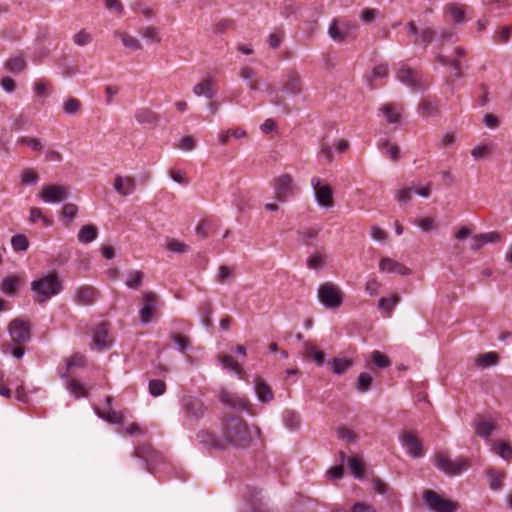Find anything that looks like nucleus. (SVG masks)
<instances>
[{
    "instance_id": "8fccbe9b",
    "label": "nucleus",
    "mask_w": 512,
    "mask_h": 512,
    "mask_svg": "<svg viewBox=\"0 0 512 512\" xmlns=\"http://www.w3.org/2000/svg\"><path fill=\"white\" fill-rule=\"evenodd\" d=\"M285 32L283 28H277L268 36L267 42L272 49L278 48L284 40Z\"/></svg>"
},
{
    "instance_id": "a211bd4d",
    "label": "nucleus",
    "mask_w": 512,
    "mask_h": 512,
    "mask_svg": "<svg viewBox=\"0 0 512 512\" xmlns=\"http://www.w3.org/2000/svg\"><path fill=\"white\" fill-rule=\"evenodd\" d=\"M379 268L382 272L397 273L399 275H407L411 272L408 267L399 263L394 258H382Z\"/></svg>"
},
{
    "instance_id": "e433bc0d",
    "label": "nucleus",
    "mask_w": 512,
    "mask_h": 512,
    "mask_svg": "<svg viewBox=\"0 0 512 512\" xmlns=\"http://www.w3.org/2000/svg\"><path fill=\"white\" fill-rule=\"evenodd\" d=\"M419 114L423 117L436 116L439 112L438 106L432 103L427 98H424L420 101L418 106Z\"/></svg>"
},
{
    "instance_id": "cd10ccee",
    "label": "nucleus",
    "mask_w": 512,
    "mask_h": 512,
    "mask_svg": "<svg viewBox=\"0 0 512 512\" xmlns=\"http://www.w3.org/2000/svg\"><path fill=\"white\" fill-rule=\"evenodd\" d=\"M97 235L98 228L93 224H86L78 232V241L87 244L95 240Z\"/></svg>"
},
{
    "instance_id": "c9c22d12",
    "label": "nucleus",
    "mask_w": 512,
    "mask_h": 512,
    "mask_svg": "<svg viewBox=\"0 0 512 512\" xmlns=\"http://www.w3.org/2000/svg\"><path fill=\"white\" fill-rule=\"evenodd\" d=\"M215 224L211 220H201L196 226L195 233L198 238L205 239L210 236V234L214 231Z\"/></svg>"
},
{
    "instance_id": "ddd939ff",
    "label": "nucleus",
    "mask_w": 512,
    "mask_h": 512,
    "mask_svg": "<svg viewBox=\"0 0 512 512\" xmlns=\"http://www.w3.org/2000/svg\"><path fill=\"white\" fill-rule=\"evenodd\" d=\"M93 348L97 351H104L111 347V340L108 336L107 323L101 322L92 331Z\"/></svg>"
},
{
    "instance_id": "9b49d317",
    "label": "nucleus",
    "mask_w": 512,
    "mask_h": 512,
    "mask_svg": "<svg viewBox=\"0 0 512 512\" xmlns=\"http://www.w3.org/2000/svg\"><path fill=\"white\" fill-rule=\"evenodd\" d=\"M400 441L407 452L414 458L424 455L423 447L416 433L403 430L399 435Z\"/></svg>"
},
{
    "instance_id": "79ce46f5",
    "label": "nucleus",
    "mask_w": 512,
    "mask_h": 512,
    "mask_svg": "<svg viewBox=\"0 0 512 512\" xmlns=\"http://www.w3.org/2000/svg\"><path fill=\"white\" fill-rule=\"evenodd\" d=\"M19 283L20 281L17 277L9 276L2 281L0 289L3 293L12 295L17 290Z\"/></svg>"
},
{
    "instance_id": "0eeeda50",
    "label": "nucleus",
    "mask_w": 512,
    "mask_h": 512,
    "mask_svg": "<svg viewBox=\"0 0 512 512\" xmlns=\"http://www.w3.org/2000/svg\"><path fill=\"white\" fill-rule=\"evenodd\" d=\"M69 196V190L65 186L57 184L44 185L38 197L49 204L64 202Z\"/></svg>"
},
{
    "instance_id": "0e129e2a",
    "label": "nucleus",
    "mask_w": 512,
    "mask_h": 512,
    "mask_svg": "<svg viewBox=\"0 0 512 512\" xmlns=\"http://www.w3.org/2000/svg\"><path fill=\"white\" fill-rule=\"evenodd\" d=\"M254 70L250 67H243L240 72V77L247 81L251 89H255Z\"/></svg>"
},
{
    "instance_id": "c85d7f7f",
    "label": "nucleus",
    "mask_w": 512,
    "mask_h": 512,
    "mask_svg": "<svg viewBox=\"0 0 512 512\" xmlns=\"http://www.w3.org/2000/svg\"><path fill=\"white\" fill-rule=\"evenodd\" d=\"M283 422L289 430L296 431L300 428L301 417L296 411L287 409L283 412Z\"/></svg>"
},
{
    "instance_id": "6e6552de",
    "label": "nucleus",
    "mask_w": 512,
    "mask_h": 512,
    "mask_svg": "<svg viewBox=\"0 0 512 512\" xmlns=\"http://www.w3.org/2000/svg\"><path fill=\"white\" fill-rule=\"evenodd\" d=\"M311 184L315 191V199L317 203L324 208H331L334 206L333 191L329 185H322L318 177L311 180Z\"/></svg>"
},
{
    "instance_id": "f704fd0d",
    "label": "nucleus",
    "mask_w": 512,
    "mask_h": 512,
    "mask_svg": "<svg viewBox=\"0 0 512 512\" xmlns=\"http://www.w3.org/2000/svg\"><path fill=\"white\" fill-rule=\"evenodd\" d=\"M348 468L351 474L358 478L362 479L365 473V464L359 457H352L347 460Z\"/></svg>"
},
{
    "instance_id": "2f4dec72",
    "label": "nucleus",
    "mask_w": 512,
    "mask_h": 512,
    "mask_svg": "<svg viewBox=\"0 0 512 512\" xmlns=\"http://www.w3.org/2000/svg\"><path fill=\"white\" fill-rule=\"evenodd\" d=\"M165 245L167 250L174 254H186L191 252V247L188 244L174 238H167Z\"/></svg>"
},
{
    "instance_id": "3c124183",
    "label": "nucleus",
    "mask_w": 512,
    "mask_h": 512,
    "mask_svg": "<svg viewBox=\"0 0 512 512\" xmlns=\"http://www.w3.org/2000/svg\"><path fill=\"white\" fill-rule=\"evenodd\" d=\"M11 244L15 252H24L29 246V242L26 236L18 234L12 237Z\"/></svg>"
},
{
    "instance_id": "423d86ee",
    "label": "nucleus",
    "mask_w": 512,
    "mask_h": 512,
    "mask_svg": "<svg viewBox=\"0 0 512 512\" xmlns=\"http://www.w3.org/2000/svg\"><path fill=\"white\" fill-rule=\"evenodd\" d=\"M423 500L428 508L434 512H455L458 509L456 502L444 499L438 493L430 489L423 491Z\"/></svg>"
},
{
    "instance_id": "412c9836",
    "label": "nucleus",
    "mask_w": 512,
    "mask_h": 512,
    "mask_svg": "<svg viewBox=\"0 0 512 512\" xmlns=\"http://www.w3.org/2000/svg\"><path fill=\"white\" fill-rule=\"evenodd\" d=\"M328 35L337 43H343L350 38V32L343 31L341 20L333 19L328 28Z\"/></svg>"
},
{
    "instance_id": "09e8293b",
    "label": "nucleus",
    "mask_w": 512,
    "mask_h": 512,
    "mask_svg": "<svg viewBox=\"0 0 512 512\" xmlns=\"http://www.w3.org/2000/svg\"><path fill=\"white\" fill-rule=\"evenodd\" d=\"M380 110L389 123H398L400 121V113L395 111L393 104H384Z\"/></svg>"
},
{
    "instance_id": "473e14b6",
    "label": "nucleus",
    "mask_w": 512,
    "mask_h": 512,
    "mask_svg": "<svg viewBox=\"0 0 512 512\" xmlns=\"http://www.w3.org/2000/svg\"><path fill=\"white\" fill-rule=\"evenodd\" d=\"M197 439L200 443L208 447H213L216 449L224 448V443L220 439H217L213 434L207 431H200L197 434Z\"/></svg>"
},
{
    "instance_id": "9d476101",
    "label": "nucleus",
    "mask_w": 512,
    "mask_h": 512,
    "mask_svg": "<svg viewBox=\"0 0 512 512\" xmlns=\"http://www.w3.org/2000/svg\"><path fill=\"white\" fill-rule=\"evenodd\" d=\"M274 198L284 203L288 200L289 196L293 194L294 186L293 179L289 174H283L274 180Z\"/></svg>"
},
{
    "instance_id": "c03bdc74",
    "label": "nucleus",
    "mask_w": 512,
    "mask_h": 512,
    "mask_svg": "<svg viewBox=\"0 0 512 512\" xmlns=\"http://www.w3.org/2000/svg\"><path fill=\"white\" fill-rule=\"evenodd\" d=\"M260 130L263 134L270 135L271 138L279 134V127L275 119L268 118L261 125Z\"/></svg>"
},
{
    "instance_id": "338daca9",
    "label": "nucleus",
    "mask_w": 512,
    "mask_h": 512,
    "mask_svg": "<svg viewBox=\"0 0 512 512\" xmlns=\"http://www.w3.org/2000/svg\"><path fill=\"white\" fill-rule=\"evenodd\" d=\"M412 191L413 188L405 187L403 189L398 190L395 194V197L397 201L400 203H408L412 199Z\"/></svg>"
},
{
    "instance_id": "37998d69",
    "label": "nucleus",
    "mask_w": 512,
    "mask_h": 512,
    "mask_svg": "<svg viewBox=\"0 0 512 512\" xmlns=\"http://www.w3.org/2000/svg\"><path fill=\"white\" fill-rule=\"evenodd\" d=\"M400 301V297L396 294L392 298L382 297L378 302V308L383 310L388 316L392 313L394 306Z\"/></svg>"
},
{
    "instance_id": "69168bd1",
    "label": "nucleus",
    "mask_w": 512,
    "mask_h": 512,
    "mask_svg": "<svg viewBox=\"0 0 512 512\" xmlns=\"http://www.w3.org/2000/svg\"><path fill=\"white\" fill-rule=\"evenodd\" d=\"M381 147L387 149V152L389 153V155L393 161H397L399 159L400 149L396 144H390L389 141L384 140L381 143Z\"/></svg>"
},
{
    "instance_id": "ea45409f",
    "label": "nucleus",
    "mask_w": 512,
    "mask_h": 512,
    "mask_svg": "<svg viewBox=\"0 0 512 512\" xmlns=\"http://www.w3.org/2000/svg\"><path fill=\"white\" fill-rule=\"evenodd\" d=\"M436 34H437V32L430 27L423 28L420 30L419 36L416 37V39L414 40L413 43L415 45H420V44L428 45L434 40Z\"/></svg>"
},
{
    "instance_id": "7c9ffc66",
    "label": "nucleus",
    "mask_w": 512,
    "mask_h": 512,
    "mask_svg": "<svg viewBox=\"0 0 512 512\" xmlns=\"http://www.w3.org/2000/svg\"><path fill=\"white\" fill-rule=\"evenodd\" d=\"M222 367L228 371L235 373L239 378H243V368L240 363L235 361L232 356L224 355L220 358Z\"/></svg>"
},
{
    "instance_id": "f8f14e48",
    "label": "nucleus",
    "mask_w": 512,
    "mask_h": 512,
    "mask_svg": "<svg viewBox=\"0 0 512 512\" xmlns=\"http://www.w3.org/2000/svg\"><path fill=\"white\" fill-rule=\"evenodd\" d=\"M9 333L12 341L19 345L28 342L31 336L29 324L20 319L11 321Z\"/></svg>"
},
{
    "instance_id": "5fc2aeb1",
    "label": "nucleus",
    "mask_w": 512,
    "mask_h": 512,
    "mask_svg": "<svg viewBox=\"0 0 512 512\" xmlns=\"http://www.w3.org/2000/svg\"><path fill=\"white\" fill-rule=\"evenodd\" d=\"M494 451L505 460L512 459V447L503 441L496 444Z\"/></svg>"
},
{
    "instance_id": "f257e3e1",
    "label": "nucleus",
    "mask_w": 512,
    "mask_h": 512,
    "mask_svg": "<svg viewBox=\"0 0 512 512\" xmlns=\"http://www.w3.org/2000/svg\"><path fill=\"white\" fill-rule=\"evenodd\" d=\"M225 442L235 448H246L252 441L247 423L238 417H230L222 423Z\"/></svg>"
},
{
    "instance_id": "4d7b16f0",
    "label": "nucleus",
    "mask_w": 512,
    "mask_h": 512,
    "mask_svg": "<svg viewBox=\"0 0 512 512\" xmlns=\"http://www.w3.org/2000/svg\"><path fill=\"white\" fill-rule=\"evenodd\" d=\"M379 15V10L375 8H365L360 12L359 18L364 24H370L375 21Z\"/></svg>"
},
{
    "instance_id": "dca6fc26",
    "label": "nucleus",
    "mask_w": 512,
    "mask_h": 512,
    "mask_svg": "<svg viewBox=\"0 0 512 512\" xmlns=\"http://www.w3.org/2000/svg\"><path fill=\"white\" fill-rule=\"evenodd\" d=\"M500 239L501 234L498 232L477 234L471 237L469 241V249L473 253H478L485 244L495 243L500 241Z\"/></svg>"
},
{
    "instance_id": "f3484780",
    "label": "nucleus",
    "mask_w": 512,
    "mask_h": 512,
    "mask_svg": "<svg viewBox=\"0 0 512 512\" xmlns=\"http://www.w3.org/2000/svg\"><path fill=\"white\" fill-rule=\"evenodd\" d=\"M135 456L144 460L149 472L153 473L154 466L160 459V454L155 451L150 445H140L135 449Z\"/></svg>"
},
{
    "instance_id": "e2e57ef3",
    "label": "nucleus",
    "mask_w": 512,
    "mask_h": 512,
    "mask_svg": "<svg viewBox=\"0 0 512 512\" xmlns=\"http://www.w3.org/2000/svg\"><path fill=\"white\" fill-rule=\"evenodd\" d=\"M140 34L143 38L150 40L152 42L160 41V38L158 37V31L155 27H144L140 30Z\"/></svg>"
},
{
    "instance_id": "20e7f679",
    "label": "nucleus",
    "mask_w": 512,
    "mask_h": 512,
    "mask_svg": "<svg viewBox=\"0 0 512 512\" xmlns=\"http://www.w3.org/2000/svg\"><path fill=\"white\" fill-rule=\"evenodd\" d=\"M342 290L332 282H325L318 288V299L327 309H338L343 303Z\"/></svg>"
},
{
    "instance_id": "4468645a",
    "label": "nucleus",
    "mask_w": 512,
    "mask_h": 512,
    "mask_svg": "<svg viewBox=\"0 0 512 512\" xmlns=\"http://www.w3.org/2000/svg\"><path fill=\"white\" fill-rule=\"evenodd\" d=\"M142 303L140 319L143 324H147L153 318V313L157 306V295L150 291L143 293Z\"/></svg>"
},
{
    "instance_id": "bf43d9fd",
    "label": "nucleus",
    "mask_w": 512,
    "mask_h": 512,
    "mask_svg": "<svg viewBox=\"0 0 512 512\" xmlns=\"http://www.w3.org/2000/svg\"><path fill=\"white\" fill-rule=\"evenodd\" d=\"M414 223L424 232H429L437 227L431 217L417 218Z\"/></svg>"
},
{
    "instance_id": "393cba45",
    "label": "nucleus",
    "mask_w": 512,
    "mask_h": 512,
    "mask_svg": "<svg viewBox=\"0 0 512 512\" xmlns=\"http://www.w3.org/2000/svg\"><path fill=\"white\" fill-rule=\"evenodd\" d=\"M284 90L293 95H298L302 91V80L296 71H292L287 76V81L284 84Z\"/></svg>"
},
{
    "instance_id": "603ef678",
    "label": "nucleus",
    "mask_w": 512,
    "mask_h": 512,
    "mask_svg": "<svg viewBox=\"0 0 512 512\" xmlns=\"http://www.w3.org/2000/svg\"><path fill=\"white\" fill-rule=\"evenodd\" d=\"M115 34L120 37V39L125 47L133 49V50L141 49L140 42L136 38L132 37L131 35H129L127 33H121V32H115Z\"/></svg>"
},
{
    "instance_id": "680f3d73",
    "label": "nucleus",
    "mask_w": 512,
    "mask_h": 512,
    "mask_svg": "<svg viewBox=\"0 0 512 512\" xmlns=\"http://www.w3.org/2000/svg\"><path fill=\"white\" fill-rule=\"evenodd\" d=\"M81 107V102L76 99V98H69L65 103H64V112L67 113V114H70V115H74L78 112V110L80 109Z\"/></svg>"
},
{
    "instance_id": "4c0bfd02",
    "label": "nucleus",
    "mask_w": 512,
    "mask_h": 512,
    "mask_svg": "<svg viewBox=\"0 0 512 512\" xmlns=\"http://www.w3.org/2000/svg\"><path fill=\"white\" fill-rule=\"evenodd\" d=\"M5 67L7 71L17 74L24 71L27 67V64L22 56H18L7 60L5 63Z\"/></svg>"
},
{
    "instance_id": "c756f323",
    "label": "nucleus",
    "mask_w": 512,
    "mask_h": 512,
    "mask_svg": "<svg viewBox=\"0 0 512 512\" xmlns=\"http://www.w3.org/2000/svg\"><path fill=\"white\" fill-rule=\"evenodd\" d=\"M333 373L341 375L353 366V360L348 358L335 357L330 362Z\"/></svg>"
},
{
    "instance_id": "2eb2a0df",
    "label": "nucleus",
    "mask_w": 512,
    "mask_h": 512,
    "mask_svg": "<svg viewBox=\"0 0 512 512\" xmlns=\"http://www.w3.org/2000/svg\"><path fill=\"white\" fill-rule=\"evenodd\" d=\"M474 427L475 433L479 437L488 440L497 426L491 417H486L481 414H477L474 419Z\"/></svg>"
},
{
    "instance_id": "58836bf2",
    "label": "nucleus",
    "mask_w": 512,
    "mask_h": 512,
    "mask_svg": "<svg viewBox=\"0 0 512 512\" xmlns=\"http://www.w3.org/2000/svg\"><path fill=\"white\" fill-rule=\"evenodd\" d=\"M499 361V355L496 352H488L478 355L476 358V365L482 368H486L492 365H496Z\"/></svg>"
},
{
    "instance_id": "1a4fd4ad",
    "label": "nucleus",
    "mask_w": 512,
    "mask_h": 512,
    "mask_svg": "<svg viewBox=\"0 0 512 512\" xmlns=\"http://www.w3.org/2000/svg\"><path fill=\"white\" fill-rule=\"evenodd\" d=\"M218 397L221 403H223L224 405L231 409L250 412V403L248 399L243 396H240L237 393H233L231 391L223 389L220 391Z\"/></svg>"
},
{
    "instance_id": "72a5a7b5",
    "label": "nucleus",
    "mask_w": 512,
    "mask_h": 512,
    "mask_svg": "<svg viewBox=\"0 0 512 512\" xmlns=\"http://www.w3.org/2000/svg\"><path fill=\"white\" fill-rule=\"evenodd\" d=\"M274 399L272 388L261 378L258 377V401L269 403Z\"/></svg>"
},
{
    "instance_id": "aec40b11",
    "label": "nucleus",
    "mask_w": 512,
    "mask_h": 512,
    "mask_svg": "<svg viewBox=\"0 0 512 512\" xmlns=\"http://www.w3.org/2000/svg\"><path fill=\"white\" fill-rule=\"evenodd\" d=\"M94 411L99 418L104 419L105 421L112 423V424H122V423H124V421L126 419V410L117 412V411L108 409L105 411V410H100V408L96 407V408H94Z\"/></svg>"
},
{
    "instance_id": "6ab92c4d",
    "label": "nucleus",
    "mask_w": 512,
    "mask_h": 512,
    "mask_svg": "<svg viewBox=\"0 0 512 512\" xmlns=\"http://www.w3.org/2000/svg\"><path fill=\"white\" fill-rule=\"evenodd\" d=\"M136 184L131 177L116 176L114 181V189L121 196H127L134 192Z\"/></svg>"
},
{
    "instance_id": "7ed1b4c3",
    "label": "nucleus",
    "mask_w": 512,
    "mask_h": 512,
    "mask_svg": "<svg viewBox=\"0 0 512 512\" xmlns=\"http://www.w3.org/2000/svg\"><path fill=\"white\" fill-rule=\"evenodd\" d=\"M180 411L186 421L194 422L204 416L207 407L200 397L188 394L180 399Z\"/></svg>"
},
{
    "instance_id": "a19ab883",
    "label": "nucleus",
    "mask_w": 512,
    "mask_h": 512,
    "mask_svg": "<svg viewBox=\"0 0 512 512\" xmlns=\"http://www.w3.org/2000/svg\"><path fill=\"white\" fill-rule=\"evenodd\" d=\"M396 76L399 81L409 86L416 77V73L408 65L403 64Z\"/></svg>"
},
{
    "instance_id": "864d4df0",
    "label": "nucleus",
    "mask_w": 512,
    "mask_h": 512,
    "mask_svg": "<svg viewBox=\"0 0 512 512\" xmlns=\"http://www.w3.org/2000/svg\"><path fill=\"white\" fill-rule=\"evenodd\" d=\"M39 180L38 174L32 168H25L21 174V183L23 185H33Z\"/></svg>"
},
{
    "instance_id": "b1692460",
    "label": "nucleus",
    "mask_w": 512,
    "mask_h": 512,
    "mask_svg": "<svg viewBox=\"0 0 512 512\" xmlns=\"http://www.w3.org/2000/svg\"><path fill=\"white\" fill-rule=\"evenodd\" d=\"M193 92L197 96H205L208 99H212L216 94L214 80L210 78L204 79L194 86Z\"/></svg>"
},
{
    "instance_id": "49530a36",
    "label": "nucleus",
    "mask_w": 512,
    "mask_h": 512,
    "mask_svg": "<svg viewBox=\"0 0 512 512\" xmlns=\"http://www.w3.org/2000/svg\"><path fill=\"white\" fill-rule=\"evenodd\" d=\"M373 378L369 373L362 372L359 374L356 382V389L359 392H366L371 388Z\"/></svg>"
},
{
    "instance_id": "f03ea898",
    "label": "nucleus",
    "mask_w": 512,
    "mask_h": 512,
    "mask_svg": "<svg viewBox=\"0 0 512 512\" xmlns=\"http://www.w3.org/2000/svg\"><path fill=\"white\" fill-rule=\"evenodd\" d=\"M31 290L34 300L43 304L61 292L62 282L57 272H48L31 282Z\"/></svg>"
},
{
    "instance_id": "5701e85b",
    "label": "nucleus",
    "mask_w": 512,
    "mask_h": 512,
    "mask_svg": "<svg viewBox=\"0 0 512 512\" xmlns=\"http://www.w3.org/2000/svg\"><path fill=\"white\" fill-rule=\"evenodd\" d=\"M86 363L85 356L82 354H74L72 357L66 360L65 365L59 367V374L62 378L68 376L69 372L73 368L83 367Z\"/></svg>"
},
{
    "instance_id": "a18cd8bd",
    "label": "nucleus",
    "mask_w": 512,
    "mask_h": 512,
    "mask_svg": "<svg viewBox=\"0 0 512 512\" xmlns=\"http://www.w3.org/2000/svg\"><path fill=\"white\" fill-rule=\"evenodd\" d=\"M487 475L489 477V486L492 490H499L502 486V481L505 477L503 472H497L494 469H489L487 471Z\"/></svg>"
},
{
    "instance_id": "13d9d810",
    "label": "nucleus",
    "mask_w": 512,
    "mask_h": 512,
    "mask_svg": "<svg viewBox=\"0 0 512 512\" xmlns=\"http://www.w3.org/2000/svg\"><path fill=\"white\" fill-rule=\"evenodd\" d=\"M142 278L143 273L141 271H132L127 275L126 285L129 288L136 289L140 286Z\"/></svg>"
},
{
    "instance_id": "052dcab7",
    "label": "nucleus",
    "mask_w": 512,
    "mask_h": 512,
    "mask_svg": "<svg viewBox=\"0 0 512 512\" xmlns=\"http://www.w3.org/2000/svg\"><path fill=\"white\" fill-rule=\"evenodd\" d=\"M372 360L373 363L380 368H386L391 365L390 359L380 351H374L372 353Z\"/></svg>"
},
{
    "instance_id": "bb28decb",
    "label": "nucleus",
    "mask_w": 512,
    "mask_h": 512,
    "mask_svg": "<svg viewBox=\"0 0 512 512\" xmlns=\"http://www.w3.org/2000/svg\"><path fill=\"white\" fill-rule=\"evenodd\" d=\"M254 497L255 489L253 487L245 488L242 493L241 512H256Z\"/></svg>"
},
{
    "instance_id": "6e6d98bb",
    "label": "nucleus",
    "mask_w": 512,
    "mask_h": 512,
    "mask_svg": "<svg viewBox=\"0 0 512 512\" xmlns=\"http://www.w3.org/2000/svg\"><path fill=\"white\" fill-rule=\"evenodd\" d=\"M165 390H166V384L164 383V381L155 379V380H151L149 382V393L152 396H154V397L161 396L162 394H164Z\"/></svg>"
},
{
    "instance_id": "de8ad7c7",
    "label": "nucleus",
    "mask_w": 512,
    "mask_h": 512,
    "mask_svg": "<svg viewBox=\"0 0 512 512\" xmlns=\"http://www.w3.org/2000/svg\"><path fill=\"white\" fill-rule=\"evenodd\" d=\"M66 389L69 391L70 394L74 395L76 398L87 396L85 388L80 383L73 379L68 380L66 382Z\"/></svg>"
},
{
    "instance_id": "39448f33",
    "label": "nucleus",
    "mask_w": 512,
    "mask_h": 512,
    "mask_svg": "<svg viewBox=\"0 0 512 512\" xmlns=\"http://www.w3.org/2000/svg\"><path fill=\"white\" fill-rule=\"evenodd\" d=\"M434 465L449 476H455L468 469L469 464L466 459L459 458L452 461L446 454L439 452L434 457Z\"/></svg>"
},
{
    "instance_id": "4be33fe9",
    "label": "nucleus",
    "mask_w": 512,
    "mask_h": 512,
    "mask_svg": "<svg viewBox=\"0 0 512 512\" xmlns=\"http://www.w3.org/2000/svg\"><path fill=\"white\" fill-rule=\"evenodd\" d=\"M96 297V290L90 286H82L75 293V301L80 305H90L94 303Z\"/></svg>"
},
{
    "instance_id": "a878e982",
    "label": "nucleus",
    "mask_w": 512,
    "mask_h": 512,
    "mask_svg": "<svg viewBox=\"0 0 512 512\" xmlns=\"http://www.w3.org/2000/svg\"><path fill=\"white\" fill-rule=\"evenodd\" d=\"M135 118L141 124L154 125L159 121V115L148 108L138 109Z\"/></svg>"
},
{
    "instance_id": "774afa93",
    "label": "nucleus",
    "mask_w": 512,
    "mask_h": 512,
    "mask_svg": "<svg viewBox=\"0 0 512 512\" xmlns=\"http://www.w3.org/2000/svg\"><path fill=\"white\" fill-rule=\"evenodd\" d=\"M337 434L340 439L346 440L349 443H353L357 440V435L346 427H339Z\"/></svg>"
}]
</instances>
